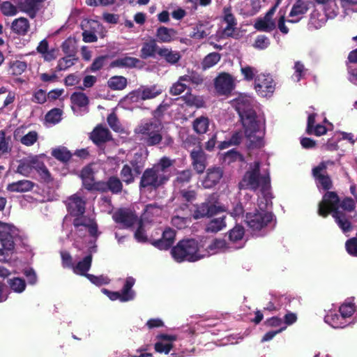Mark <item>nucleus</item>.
<instances>
[{"label": "nucleus", "mask_w": 357, "mask_h": 357, "mask_svg": "<svg viewBox=\"0 0 357 357\" xmlns=\"http://www.w3.org/2000/svg\"><path fill=\"white\" fill-rule=\"evenodd\" d=\"M135 280L132 277L126 278L122 289L119 291L121 302H127L134 299L135 296V291L132 289L135 284Z\"/></svg>", "instance_id": "obj_33"}, {"label": "nucleus", "mask_w": 357, "mask_h": 357, "mask_svg": "<svg viewBox=\"0 0 357 357\" xmlns=\"http://www.w3.org/2000/svg\"><path fill=\"white\" fill-rule=\"evenodd\" d=\"M294 73L292 75L291 78L294 82H298L305 76L306 73V68L301 62L296 61L294 63Z\"/></svg>", "instance_id": "obj_52"}, {"label": "nucleus", "mask_w": 357, "mask_h": 357, "mask_svg": "<svg viewBox=\"0 0 357 357\" xmlns=\"http://www.w3.org/2000/svg\"><path fill=\"white\" fill-rule=\"evenodd\" d=\"M36 162L37 159L36 157L24 158L19 161V165L16 169V172L23 176H28L31 174Z\"/></svg>", "instance_id": "obj_30"}, {"label": "nucleus", "mask_w": 357, "mask_h": 357, "mask_svg": "<svg viewBox=\"0 0 357 357\" xmlns=\"http://www.w3.org/2000/svg\"><path fill=\"white\" fill-rule=\"evenodd\" d=\"M69 213L74 216L73 229L71 230L72 238L75 242L81 239L89 241L93 245L92 251L95 250L94 243L97 241L101 232L93 216H86L85 212L86 202L79 192L70 196L66 201Z\"/></svg>", "instance_id": "obj_2"}, {"label": "nucleus", "mask_w": 357, "mask_h": 357, "mask_svg": "<svg viewBox=\"0 0 357 357\" xmlns=\"http://www.w3.org/2000/svg\"><path fill=\"white\" fill-rule=\"evenodd\" d=\"M29 29V22L25 17L15 19L11 24V29L17 34L24 36Z\"/></svg>", "instance_id": "obj_39"}, {"label": "nucleus", "mask_w": 357, "mask_h": 357, "mask_svg": "<svg viewBox=\"0 0 357 357\" xmlns=\"http://www.w3.org/2000/svg\"><path fill=\"white\" fill-rule=\"evenodd\" d=\"M177 32L175 29L165 26L159 27L155 33L156 38L160 43H170L176 38Z\"/></svg>", "instance_id": "obj_32"}, {"label": "nucleus", "mask_w": 357, "mask_h": 357, "mask_svg": "<svg viewBox=\"0 0 357 357\" xmlns=\"http://www.w3.org/2000/svg\"><path fill=\"white\" fill-rule=\"evenodd\" d=\"M329 162H324L312 169V174L317 181V185L319 188L328 190L332 187V182L330 177L325 174L327 164Z\"/></svg>", "instance_id": "obj_16"}, {"label": "nucleus", "mask_w": 357, "mask_h": 357, "mask_svg": "<svg viewBox=\"0 0 357 357\" xmlns=\"http://www.w3.org/2000/svg\"><path fill=\"white\" fill-rule=\"evenodd\" d=\"M255 89L258 95L262 97H270L275 89V84L269 75H257L255 80Z\"/></svg>", "instance_id": "obj_13"}, {"label": "nucleus", "mask_w": 357, "mask_h": 357, "mask_svg": "<svg viewBox=\"0 0 357 357\" xmlns=\"http://www.w3.org/2000/svg\"><path fill=\"white\" fill-rule=\"evenodd\" d=\"M317 3L324 5V10L331 17H335L338 13L335 0H316Z\"/></svg>", "instance_id": "obj_47"}, {"label": "nucleus", "mask_w": 357, "mask_h": 357, "mask_svg": "<svg viewBox=\"0 0 357 357\" xmlns=\"http://www.w3.org/2000/svg\"><path fill=\"white\" fill-rule=\"evenodd\" d=\"M317 114L312 113L308 115L307 118V132L309 135H314L316 136H321L324 135L328 130H330L333 128V125L327 121V119L324 117V125L320 123H315V118L317 117Z\"/></svg>", "instance_id": "obj_14"}, {"label": "nucleus", "mask_w": 357, "mask_h": 357, "mask_svg": "<svg viewBox=\"0 0 357 357\" xmlns=\"http://www.w3.org/2000/svg\"><path fill=\"white\" fill-rule=\"evenodd\" d=\"M163 126L155 119L142 122L135 129V132L141 135V139L149 146L158 144L162 139L161 132Z\"/></svg>", "instance_id": "obj_10"}, {"label": "nucleus", "mask_w": 357, "mask_h": 357, "mask_svg": "<svg viewBox=\"0 0 357 357\" xmlns=\"http://www.w3.org/2000/svg\"><path fill=\"white\" fill-rule=\"evenodd\" d=\"M161 211L162 209L160 207L150 204L146 206L142 218L139 220L135 214L126 209L116 211L113 215V219L123 227H130L135 223L137 224L138 227L135 233V238L138 242L144 243L147 241V236L144 230L146 223L151 221L149 220L151 215H158Z\"/></svg>", "instance_id": "obj_5"}, {"label": "nucleus", "mask_w": 357, "mask_h": 357, "mask_svg": "<svg viewBox=\"0 0 357 357\" xmlns=\"http://www.w3.org/2000/svg\"><path fill=\"white\" fill-rule=\"evenodd\" d=\"M213 24L207 20H199L192 26L190 37L195 39L206 38L212 32Z\"/></svg>", "instance_id": "obj_19"}, {"label": "nucleus", "mask_w": 357, "mask_h": 357, "mask_svg": "<svg viewBox=\"0 0 357 357\" xmlns=\"http://www.w3.org/2000/svg\"><path fill=\"white\" fill-rule=\"evenodd\" d=\"M347 252L353 256H357V236L349 239L345 244Z\"/></svg>", "instance_id": "obj_64"}, {"label": "nucleus", "mask_w": 357, "mask_h": 357, "mask_svg": "<svg viewBox=\"0 0 357 357\" xmlns=\"http://www.w3.org/2000/svg\"><path fill=\"white\" fill-rule=\"evenodd\" d=\"M230 102L240 116L245 135L250 141V146L261 147L264 145L265 117L262 112H257L253 109V98L247 94L241 93Z\"/></svg>", "instance_id": "obj_1"}, {"label": "nucleus", "mask_w": 357, "mask_h": 357, "mask_svg": "<svg viewBox=\"0 0 357 357\" xmlns=\"http://www.w3.org/2000/svg\"><path fill=\"white\" fill-rule=\"evenodd\" d=\"M10 289L17 294H22L26 289V284L24 279L14 277L7 280Z\"/></svg>", "instance_id": "obj_45"}, {"label": "nucleus", "mask_w": 357, "mask_h": 357, "mask_svg": "<svg viewBox=\"0 0 357 357\" xmlns=\"http://www.w3.org/2000/svg\"><path fill=\"white\" fill-rule=\"evenodd\" d=\"M222 22L226 24L225 26L222 29V35L225 37L234 36L236 29L237 22L231 13L230 6L224 8Z\"/></svg>", "instance_id": "obj_18"}, {"label": "nucleus", "mask_w": 357, "mask_h": 357, "mask_svg": "<svg viewBox=\"0 0 357 357\" xmlns=\"http://www.w3.org/2000/svg\"><path fill=\"white\" fill-rule=\"evenodd\" d=\"M227 226L225 216L211 219L206 226V231L211 233H217L224 229Z\"/></svg>", "instance_id": "obj_43"}, {"label": "nucleus", "mask_w": 357, "mask_h": 357, "mask_svg": "<svg viewBox=\"0 0 357 357\" xmlns=\"http://www.w3.org/2000/svg\"><path fill=\"white\" fill-rule=\"evenodd\" d=\"M241 72L244 79L247 81L252 80L258 73L255 68L250 66H241Z\"/></svg>", "instance_id": "obj_57"}, {"label": "nucleus", "mask_w": 357, "mask_h": 357, "mask_svg": "<svg viewBox=\"0 0 357 357\" xmlns=\"http://www.w3.org/2000/svg\"><path fill=\"white\" fill-rule=\"evenodd\" d=\"M192 172L190 170H184L179 172L177 175L175 185L183 184L185 183H188L191 178Z\"/></svg>", "instance_id": "obj_61"}, {"label": "nucleus", "mask_w": 357, "mask_h": 357, "mask_svg": "<svg viewBox=\"0 0 357 357\" xmlns=\"http://www.w3.org/2000/svg\"><path fill=\"white\" fill-rule=\"evenodd\" d=\"M222 176L223 171L220 167H210L207 169L202 184L204 188H211L219 183Z\"/></svg>", "instance_id": "obj_20"}, {"label": "nucleus", "mask_w": 357, "mask_h": 357, "mask_svg": "<svg viewBox=\"0 0 357 357\" xmlns=\"http://www.w3.org/2000/svg\"><path fill=\"white\" fill-rule=\"evenodd\" d=\"M308 9L309 7L307 2L302 0L296 1L291 9L289 15V19L287 22L291 23L298 22L303 17Z\"/></svg>", "instance_id": "obj_23"}, {"label": "nucleus", "mask_w": 357, "mask_h": 357, "mask_svg": "<svg viewBox=\"0 0 357 357\" xmlns=\"http://www.w3.org/2000/svg\"><path fill=\"white\" fill-rule=\"evenodd\" d=\"M33 186L34 183L31 181L21 180L8 184L7 190L13 192H25L31 190Z\"/></svg>", "instance_id": "obj_38"}, {"label": "nucleus", "mask_w": 357, "mask_h": 357, "mask_svg": "<svg viewBox=\"0 0 357 357\" xmlns=\"http://www.w3.org/2000/svg\"><path fill=\"white\" fill-rule=\"evenodd\" d=\"M91 139L97 144L105 142L109 139V132L106 128L98 126L92 132Z\"/></svg>", "instance_id": "obj_42"}, {"label": "nucleus", "mask_w": 357, "mask_h": 357, "mask_svg": "<svg viewBox=\"0 0 357 357\" xmlns=\"http://www.w3.org/2000/svg\"><path fill=\"white\" fill-rule=\"evenodd\" d=\"M240 190L249 189L254 192L260 191L261 197L266 204L271 203V178L268 168L260 169V162L255 161L249 164L248 168L238 183Z\"/></svg>", "instance_id": "obj_4"}, {"label": "nucleus", "mask_w": 357, "mask_h": 357, "mask_svg": "<svg viewBox=\"0 0 357 357\" xmlns=\"http://www.w3.org/2000/svg\"><path fill=\"white\" fill-rule=\"evenodd\" d=\"M208 119L204 116L197 118L193 122V128L198 134L206 133L208 130Z\"/></svg>", "instance_id": "obj_48"}, {"label": "nucleus", "mask_w": 357, "mask_h": 357, "mask_svg": "<svg viewBox=\"0 0 357 357\" xmlns=\"http://www.w3.org/2000/svg\"><path fill=\"white\" fill-rule=\"evenodd\" d=\"M324 321L333 328H344L349 325L342 314L335 310H329L324 317Z\"/></svg>", "instance_id": "obj_25"}, {"label": "nucleus", "mask_w": 357, "mask_h": 357, "mask_svg": "<svg viewBox=\"0 0 357 357\" xmlns=\"http://www.w3.org/2000/svg\"><path fill=\"white\" fill-rule=\"evenodd\" d=\"M229 248H231V246L229 245V244H228L225 240L216 238L207 246L206 245L204 247V251L207 253L206 255V257H207L212 255L225 252Z\"/></svg>", "instance_id": "obj_28"}, {"label": "nucleus", "mask_w": 357, "mask_h": 357, "mask_svg": "<svg viewBox=\"0 0 357 357\" xmlns=\"http://www.w3.org/2000/svg\"><path fill=\"white\" fill-rule=\"evenodd\" d=\"M220 58V54L219 53L212 52L208 54L205 56L202 63L203 69L206 70L214 66L219 62Z\"/></svg>", "instance_id": "obj_50"}, {"label": "nucleus", "mask_w": 357, "mask_h": 357, "mask_svg": "<svg viewBox=\"0 0 357 357\" xmlns=\"http://www.w3.org/2000/svg\"><path fill=\"white\" fill-rule=\"evenodd\" d=\"M340 209L352 212L355 211L354 217H357V199L354 201L351 198H346L340 202L337 195L334 192H327L319 204V215L326 217L331 213L336 223L343 233L347 234L351 230L350 222Z\"/></svg>", "instance_id": "obj_3"}, {"label": "nucleus", "mask_w": 357, "mask_h": 357, "mask_svg": "<svg viewBox=\"0 0 357 357\" xmlns=\"http://www.w3.org/2000/svg\"><path fill=\"white\" fill-rule=\"evenodd\" d=\"M215 195H212L211 199H207L206 202L199 205H196L192 211V216L195 220L205 218L206 216H212L220 212L225 211L226 208L215 200Z\"/></svg>", "instance_id": "obj_12"}, {"label": "nucleus", "mask_w": 357, "mask_h": 357, "mask_svg": "<svg viewBox=\"0 0 357 357\" xmlns=\"http://www.w3.org/2000/svg\"><path fill=\"white\" fill-rule=\"evenodd\" d=\"M72 109L77 115H82L88 112L89 98L80 91L74 92L70 96Z\"/></svg>", "instance_id": "obj_17"}, {"label": "nucleus", "mask_w": 357, "mask_h": 357, "mask_svg": "<svg viewBox=\"0 0 357 357\" xmlns=\"http://www.w3.org/2000/svg\"><path fill=\"white\" fill-rule=\"evenodd\" d=\"M18 133L19 130H17L14 133V137L26 146H33L38 140V134L35 130L29 131L20 138H18Z\"/></svg>", "instance_id": "obj_41"}, {"label": "nucleus", "mask_w": 357, "mask_h": 357, "mask_svg": "<svg viewBox=\"0 0 357 357\" xmlns=\"http://www.w3.org/2000/svg\"><path fill=\"white\" fill-rule=\"evenodd\" d=\"M175 231L167 228L163 233L160 239L154 241L152 244L160 250H167L174 242Z\"/></svg>", "instance_id": "obj_27"}, {"label": "nucleus", "mask_w": 357, "mask_h": 357, "mask_svg": "<svg viewBox=\"0 0 357 357\" xmlns=\"http://www.w3.org/2000/svg\"><path fill=\"white\" fill-rule=\"evenodd\" d=\"M1 11L6 16H14L17 14L18 10L16 6L9 1H4L0 6Z\"/></svg>", "instance_id": "obj_56"}, {"label": "nucleus", "mask_w": 357, "mask_h": 357, "mask_svg": "<svg viewBox=\"0 0 357 357\" xmlns=\"http://www.w3.org/2000/svg\"><path fill=\"white\" fill-rule=\"evenodd\" d=\"M83 241L85 242L84 239ZM88 242L90 245L89 247V254L84 257V259L79 261L75 266L73 265V272L78 275H86V273L89 270L91 261H92V254L96 252V242L94 243L95 250L92 251L91 246L93 245L89 241H86V243Z\"/></svg>", "instance_id": "obj_21"}, {"label": "nucleus", "mask_w": 357, "mask_h": 357, "mask_svg": "<svg viewBox=\"0 0 357 357\" xmlns=\"http://www.w3.org/2000/svg\"><path fill=\"white\" fill-rule=\"evenodd\" d=\"M246 5H250L252 6V8L245 10L244 11V14L247 15H255L260 8V1L259 0H248L246 2Z\"/></svg>", "instance_id": "obj_62"}, {"label": "nucleus", "mask_w": 357, "mask_h": 357, "mask_svg": "<svg viewBox=\"0 0 357 357\" xmlns=\"http://www.w3.org/2000/svg\"><path fill=\"white\" fill-rule=\"evenodd\" d=\"M206 240L199 241L194 239L181 241L171 250L173 259L177 262L184 261L194 262L206 257L207 253L204 251Z\"/></svg>", "instance_id": "obj_6"}, {"label": "nucleus", "mask_w": 357, "mask_h": 357, "mask_svg": "<svg viewBox=\"0 0 357 357\" xmlns=\"http://www.w3.org/2000/svg\"><path fill=\"white\" fill-rule=\"evenodd\" d=\"M158 56L164 59L171 65L176 64L181 58V54L178 51L172 50L167 47H161L158 52Z\"/></svg>", "instance_id": "obj_37"}, {"label": "nucleus", "mask_w": 357, "mask_h": 357, "mask_svg": "<svg viewBox=\"0 0 357 357\" xmlns=\"http://www.w3.org/2000/svg\"><path fill=\"white\" fill-rule=\"evenodd\" d=\"M96 188L98 190L106 191L109 190L113 193H118L122 190V183L119 178L111 177L107 183L99 182Z\"/></svg>", "instance_id": "obj_36"}, {"label": "nucleus", "mask_w": 357, "mask_h": 357, "mask_svg": "<svg viewBox=\"0 0 357 357\" xmlns=\"http://www.w3.org/2000/svg\"><path fill=\"white\" fill-rule=\"evenodd\" d=\"M158 341L155 344V350L158 353L168 354L173 347V343L176 340V336L162 334L157 336Z\"/></svg>", "instance_id": "obj_22"}, {"label": "nucleus", "mask_w": 357, "mask_h": 357, "mask_svg": "<svg viewBox=\"0 0 357 357\" xmlns=\"http://www.w3.org/2000/svg\"><path fill=\"white\" fill-rule=\"evenodd\" d=\"M162 91V88L157 84L141 86L122 98L119 105L126 109H132L142 101L153 99L160 95Z\"/></svg>", "instance_id": "obj_9"}, {"label": "nucleus", "mask_w": 357, "mask_h": 357, "mask_svg": "<svg viewBox=\"0 0 357 357\" xmlns=\"http://www.w3.org/2000/svg\"><path fill=\"white\" fill-rule=\"evenodd\" d=\"M328 18L331 17L327 15L325 10L324 13H321L317 10H314L310 16V25L315 29H319L325 24Z\"/></svg>", "instance_id": "obj_44"}, {"label": "nucleus", "mask_w": 357, "mask_h": 357, "mask_svg": "<svg viewBox=\"0 0 357 357\" xmlns=\"http://www.w3.org/2000/svg\"><path fill=\"white\" fill-rule=\"evenodd\" d=\"M52 155L56 159L63 162L68 160L71 157L70 152L64 147L53 149Z\"/></svg>", "instance_id": "obj_54"}, {"label": "nucleus", "mask_w": 357, "mask_h": 357, "mask_svg": "<svg viewBox=\"0 0 357 357\" xmlns=\"http://www.w3.org/2000/svg\"><path fill=\"white\" fill-rule=\"evenodd\" d=\"M272 205V202L268 205L266 201L261 197H259L257 208L248 211L245 214V221L247 225L253 232L260 231L269 223L273 218L269 208Z\"/></svg>", "instance_id": "obj_8"}, {"label": "nucleus", "mask_w": 357, "mask_h": 357, "mask_svg": "<svg viewBox=\"0 0 357 357\" xmlns=\"http://www.w3.org/2000/svg\"><path fill=\"white\" fill-rule=\"evenodd\" d=\"M172 165L173 160L163 157L152 168L146 169L141 178V188L156 189L165 184L170 177L169 167Z\"/></svg>", "instance_id": "obj_7"}, {"label": "nucleus", "mask_w": 357, "mask_h": 357, "mask_svg": "<svg viewBox=\"0 0 357 357\" xmlns=\"http://www.w3.org/2000/svg\"><path fill=\"white\" fill-rule=\"evenodd\" d=\"M140 63L139 59L128 56H124L121 57H119L116 59L114 60L110 63L111 68H135L137 66L138 63Z\"/></svg>", "instance_id": "obj_34"}, {"label": "nucleus", "mask_w": 357, "mask_h": 357, "mask_svg": "<svg viewBox=\"0 0 357 357\" xmlns=\"http://www.w3.org/2000/svg\"><path fill=\"white\" fill-rule=\"evenodd\" d=\"M107 84L113 90H123L127 86V79L123 76H114L109 79Z\"/></svg>", "instance_id": "obj_46"}, {"label": "nucleus", "mask_w": 357, "mask_h": 357, "mask_svg": "<svg viewBox=\"0 0 357 357\" xmlns=\"http://www.w3.org/2000/svg\"><path fill=\"white\" fill-rule=\"evenodd\" d=\"M187 87V84L184 80H181V77L178 81L173 84L170 89V93L174 96H177L183 93Z\"/></svg>", "instance_id": "obj_58"}, {"label": "nucleus", "mask_w": 357, "mask_h": 357, "mask_svg": "<svg viewBox=\"0 0 357 357\" xmlns=\"http://www.w3.org/2000/svg\"><path fill=\"white\" fill-rule=\"evenodd\" d=\"M254 27L260 31L270 32L275 29L276 24L273 19L264 16L255 21Z\"/></svg>", "instance_id": "obj_40"}, {"label": "nucleus", "mask_w": 357, "mask_h": 357, "mask_svg": "<svg viewBox=\"0 0 357 357\" xmlns=\"http://www.w3.org/2000/svg\"><path fill=\"white\" fill-rule=\"evenodd\" d=\"M234 78L229 73H220L215 79V90L220 95L228 94L234 89Z\"/></svg>", "instance_id": "obj_15"}, {"label": "nucleus", "mask_w": 357, "mask_h": 357, "mask_svg": "<svg viewBox=\"0 0 357 357\" xmlns=\"http://www.w3.org/2000/svg\"><path fill=\"white\" fill-rule=\"evenodd\" d=\"M181 80H184L187 84L192 83L195 84H199L202 82V78L195 73H191L188 75L181 76Z\"/></svg>", "instance_id": "obj_60"}, {"label": "nucleus", "mask_w": 357, "mask_h": 357, "mask_svg": "<svg viewBox=\"0 0 357 357\" xmlns=\"http://www.w3.org/2000/svg\"><path fill=\"white\" fill-rule=\"evenodd\" d=\"M62 114L63 112L61 109H52L45 115V121L51 124H56L61 121Z\"/></svg>", "instance_id": "obj_51"}, {"label": "nucleus", "mask_w": 357, "mask_h": 357, "mask_svg": "<svg viewBox=\"0 0 357 357\" xmlns=\"http://www.w3.org/2000/svg\"><path fill=\"white\" fill-rule=\"evenodd\" d=\"M356 311L357 307L354 303L353 301L348 299L339 307L338 312L342 314L350 325L353 323L351 320L352 316L356 312Z\"/></svg>", "instance_id": "obj_31"}, {"label": "nucleus", "mask_w": 357, "mask_h": 357, "mask_svg": "<svg viewBox=\"0 0 357 357\" xmlns=\"http://www.w3.org/2000/svg\"><path fill=\"white\" fill-rule=\"evenodd\" d=\"M185 102L190 106H195L197 108L204 106V101L202 97L187 94L184 97Z\"/></svg>", "instance_id": "obj_53"}, {"label": "nucleus", "mask_w": 357, "mask_h": 357, "mask_svg": "<svg viewBox=\"0 0 357 357\" xmlns=\"http://www.w3.org/2000/svg\"><path fill=\"white\" fill-rule=\"evenodd\" d=\"M270 45L268 37L261 35L258 36L254 43L253 47L258 50L266 49Z\"/></svg>", "instance_id": "obj_59"}, {"label": "nucleus", "mask_w": 357, "mask_h": 357, "mask_svg": "<svg viewBox=\"0 0 357 357\" xmlns=\"http://www.w3.org/2000/svg\"><path fill=\"white\" fill-rule=\"evenodd\" d=\"M244 228L240 225H236L229 232V245L234 249H239L244 246Z\"/></svg>", "instance_id": "obj_24"}, {"label": "nucleus", "mask_w": 357, "mask_h": 357, "mask_svg": "<svg viewBox=\"0 0 357 357\" xmlns=\"http://www.w3.org/2000/svg\"><path fill=\"white\" fill-rule=\"evenodd\" d=\"M77 60L75 54L67 55L58 61L56 69L59 71L66 70L73 66Z\"/></svg>", "instance_id": "obj_49"}, {"label": "nucleus", "mask_w": 357, "mask_h": 357, "mask_svg": "<svg viewBox=\"0 0 357 357\" xmlns=\"http://www.w3.org/2000/svg\"><path fill=\"white\" fill-rule=\"evenodd\" d=\"M47 98L46 92L43 89H38L33 94L31 100L38 104H43Z\"/></svg>", "instance_id": "obj_63"}, {"label": "nucleus", "mask_w": 357, "mask_h": 357, "mask_svg": "<svg viewBox=\"0 0 357 357\" xmlns=\"http://www.w3.org/2000/svg\"><path fill=\"white\" fill-rule=\"evenodd\" d=\"M160 49L161 47L156 44L155 40L145 42L142 45L140 56L144 59L151 57L154 58L156 55H158V52Z\"/></svg>", "instance_id": "obj_29"}, {"label": "nucleus", "mask_w": 357, "mask_h": 357, "mask_svg": "<svg viewBox=\"0 0 357 357\" xmlns=\"http://www.w3.org/2000/svg\"><path fill=\"white\" fill-rule=\"evenodd\" d=\"M192 165L198 174L204 172L206 167V155L201 149H196L191 151Z\"/></svg>", "instance_id": "obj_26"}, {"label": "nucleus", "mask_w": 357, "mask_h": 357, "mask_svg": "<svg viewBox=\"0 0 357 357\" xmlns=\"http://www.w3.org/2000/svg\"><path fill=\"white\" fill-rule=\"evenodd\" d=\"M10 137H6L5 130L0 131V155L8 153L11 150V146L9 144Z\"/></svg>", "instance_id": "obj_55"}, {"label": "nucleus", "mask_w": 357, "mask_h": 357, "mask_svg": "<svg viewBox=\"0 0 357 357\" xmlns=\"http://www.w3.org/2000/svg\"><path fill=\"white\" fill-rule=\"evenodd\" d=\"M36 50L46 61H51L57 56L56 50L54 48L50 49L48 42L45 39L40 42Z\"/></svg>", "instance_id": "obj_35"}, {"label": "nucleus", "mask_w": 357, "mask_h": 357, "mask_svg": "<svg viewBox=\"0 0 357 357\" xmlns=\"http://www.w3.org/2000/svg\"><path fill=\"white\" fill-rule=\"evenodd\" d=\"M16 231L14 226L0 222V242L3 247V249L0 248V261L8 260V252L14 249L13 236Z\"/></svg>", "instance_id": "obj_11"}]
</instances>
